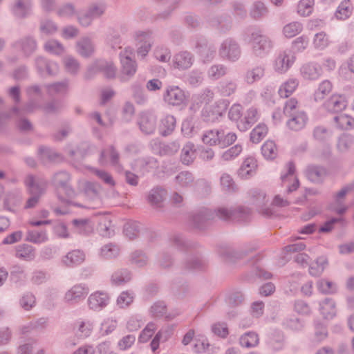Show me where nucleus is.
Here are the masks:
<instances>
[{"instance_id": "obj_62", "label": "nucleus", "mask_w": 354, "mask_h": 354, "mask_svg": "<svg viewBox=\"0 0 354 354\" xmlns=\"http://www.w3.org/2000/svg\"><path fill=\"white\" fill-rule=\"evenodd\" d=\"M140 327L138 320L134 318L130 319L127 322V328L129 330H136Z\"/></svg>"}, {"instance_id": "obj_37", "label": "nucleus", "mask_w": 354, "mask_h": 354, "mask_svg": "<svg viewBox=\"0 0 354 354\" xmlns=\"http://www.w3.org/2000/svg\"><path fill=\"white\" fill-rule=\"evenodd\" d=\"M242 151V147L240 145H236L223 153V158L225 160H232L237 157Z\"/></svg>"}, {"instance_id": "obj_16", "label": "nucleus", "mask_w": 354, "mask_h": 354, "mask_svg": "<svg viewBox=\"0 0 354 354\" xmlns=\"http://www.w3.org/2000/svg\"><path fill=\"white\" fill-rule=\"evenodd\" d=\"M320 312L325 319H332L336 314L335 303L330 299L322 301Z\"/></svg>"}, {"instance_id": "obj_54", "label": "nucleus", "mask_w": 354, "mask_h": 354, "mask_svg": "<svg viewBox=\"0 0 354 354\" xmlns=\"http://www.w3.org/2000/svg\"><path fill=\"white\" fill-rule=\"evenodd\" d=\"M274 290V286L272 283H268L263 285L260 289V294L263 296H268Z\"/></svg>"}, {"instance_id": "obj_35", "label": "nucleus", "mask_w": 354, "mask_h": 354, "mask_svg": "<svg viewBox=\"0 0 354 354\" xmlns=\"http://www.w3.org/2000/svg\"><path fill=\"white\" fill-rule=\"evenodd\" d=\"M140 126L142 131L146 133H151L154 130V121L152 118L144 115L141 118Z\"/></svg>"}, {"instance_id": "obj_50", "label": "nucleus", "mask_w": 354, "mask_h": 354, "mask_svg": "<svg viewBox=\"0 0 354 354\" xmlns=\"http://www.w3.org/2000/svg\"><path fill=\"white\" fill-rule=\"evenodd\" d=\"M22 238V232L20 231L15 232L10 235H8L6 238L4 239L3 243L5 244H12L17 241H19Z\"/></svg>"}, {"instance_id": "obj_59", "label": "nucleus", "mask_w": 354, "mask_h": 354, "mask_svg": "<svg viewBox=\"0 0 354 354\" xmlns=\"http://www.w3.org/2000/svg\"><path fill=\"white\" fill-rule=\"evenodd\" d=\"M305 248V245L302 243H295L288 245L285 250L287 252H297L303 250Z\"/></svg>"}, {"instance_id": "obj_45", "label": "nucleus", "mask_w": 354, "mask_h": 354, "mask_svg": "<svg viewBox=\"0 0 354 354\" xmlns=\"http://www.w3.org/2000/svg\"><path fill=\"white\" fill-rule=\"evenodd\" d=\"M45 48L47 51L56 54H59L63 50L62 46L56 41H50L47 42L45 45Z\"/></svg>"}, {"instance_id": "obj_14", "label": "nucleus", "mask_w": 354, "mask_h": 354, "mask_svg": "<svg viewBox=\"0 0 354 354\" xmlns=\"http://www.w3.org/2000/svg\"><path fill=\"white\" fill-rule=\"evenodd\" d=\"M87 293L88 289L85 287L82 286H75L66 292L65 299L68 301H76L84 297Z\"/></svg>"}, {"instance_id": "obj_8", "label": "nucleus", "mask_w": 354, "mask_h": 354, "mask_svg": "<svg viewBox=\"0 0 354 354\" xmlns=\"http://www.w3.org/2000/svg\"><path fill=\"white\" fill-rule=\"evenodd\" d=\"M132 51L125 50L124 54L121 55V63L122 65V73L125 74L127 77L133 75L136 71L135 63L132 61L131 56Z\"/></svg>"}, {"instance_id": "obj_38", "label": "nucleus", "mask_w": 354, "mask_h": 354, "mask_svg": "<svg viewBox=\"0 0 354 354\" xmlns=\"http://www.w3.org/2000/svg\"><path fill=\"white\" fill-rule=\"evenodd\" d=\"M298 102L295 98L288 100L284 106V113L290 117L295 115L297 113L296 109L297 107Z\"/></svg>"}, {"instance_id": "obj_3", "label": "nucleus", "mask_w": 354, "mask_h": 354, "mask_svg": "<svg viewBox=\"0 0 354 354\" xmlns=\"http://www.w3.org/2000/svg\"><path fill=\"white\" fill-rule=\"evenodd\" d=\"M254 53L260 55L264 51H268L270 48V43L267 38L261 35L253 34L250 41Z\"/></svg>"}, {"instance_id": "obj_51", "label": "nucleus", "mask_w": 354, "mask_h": 354, "mask_svg": "<svg viewBox=\"0 0 354 354\" xmlns=\"http://www.w3.org/2000/svg\"><path fill=\"white\" fill-rule=\"evenodd\" d=\"M162 124L163 125H168L167 129L165 131V134L169 133L171 131H172L175 127V119L172 116H167L162 121Z\"/></svg>"}, {"instance_id": "obj_34", "label": "nucleus", "mask_w": 354, "mask_h": 354, "mask_svg": "<svg viewBox=\"0 0 354 354\" xmlns=\"http://www.w3.org/2000/svg\"><path fill=\"white\" fill-rule=\"evenodd\" d=\"M156 330V327L153 324H148L140 335L139 341L141 342H146L149 341L154 334Z\"/></svg>"}, {"instance_id": "obj_44", "label": "nucleus", "mask_w": 354, "mask_h": 354, "mask_svg": "<svg viewBox=\"0 0 354 354\" xmlns=\"http://www.w3.org/2000/svg\"><path fill=\"white\" fill-rule=\"evenodd\" d=\"M35 303V298L32 294H27L21 300V305L26 310L30 309Z\"/></svg>"}, {"instance_id": "obj_10", "label": "nucleus", "mask_w": 354, "mask_h": 354, "mask_svg": "<svg viewBox=\"0 0 354 354\" xmlns=\"http://www.w3.org/2000/svg\"><path fill=\"white\" fill-rule=\"evenodd\" d=\"M299 82L296 79H289L283 82L279 88V95L283 98L288 97L297 89Z\"/></svg>"}, {"instance_id": "obj_31", "label": "nucleus", "mask_w": 354, "mask_h": 354, "mask_svg": "<svg viewBox=\"0 0 354 354\" xmlns=\"http://www.w3.org/2000/svg\"><path fill=\"white\" fill-rule=\"evenodd\" d=\"M17 256L25 260H30L34 257V252L31 246L23 245L17 248Z\"/></svg>"}, {"instance_id": "obj_18", "label": "nucleus", "mask_w": 354, "mask_h": 354, "mask_svg": "<svg viewBox=\"0 0 354 354\" xmlns=\"http://www.w3.org/2000/svg\"><path fill=\"white\" fill-rule=\"evenodd\" d=\"M303 30L302 25L299 22H291L283 28V33L287 38H292L299 34Z\"/></svg>"}, {"instance_id": "obj_41", "label": "nucleus", "mask_w": 354, "mask_h": 354, "mask_svg": "<svg viewBox=\"0 0 354 354\" xmlns=\"http://www.w3.org/2000/svg\"><path fill=\"white\" fill-rule=\"evenodd\" d=\"M133 301V296L129 292H122L117 300L118 305L121 308L128 306Z\"/></svg>"}, {"instance_id": "obj_43", "label": "nucleus", "mask_w": 354, "mask_h": 354, "mask_svg": "<svg viewBox=\"0 0 354 354\" xmlns=\"http://www.w3.org/2000/svg\"><path fill=\"white\" fill-rule=\"evenodd\" d=\"M318 288L324 293H332L335 290L334 284L327 280H322L318 283Z\"/></svg>"}, {"instance_id": "obj_19", "label": "nucleus", "mask_w": 354, "mask_h": 354, "mask_svg": "<svg viewBox=\"0 0 354 354\" xmlns=\"http://www.w3.org/2000/svg\"><path fill=\"white\" fill-rule=\"evenodd\" d=\"M268 133V127L263 124H258L250 133V140L254 143L260 142Z\"/></svg>"}, {"instance_id": "obj_17", "label": "nucleus", "mask_w": 354, "mask_h": 354, "mask_svg": "<svg viewBox=\"0 0 354 354\" xmlns=\"http://www.w3.org/2000/svg\"><path fill=\"white\" fill-rule=\"evenodd\" d=\"M353 12V6L350 1H344L338 6L335 15L339 19H347Z\"/></svg>"}, {"instance_id": "obj_57", "label": "nucleus", "mask_w": 354, "mask_h": 354, "mask_svg": "<svg viewBox=\"0 0 354 354\" xmlns=\"http://www.w3.org/2000/svg\"><path fill=\"white\" fill-rule=\"evenodd\" d=\"M95 349L91 346H84L76 350L73 354H94Z\"/></svg>"}, {"instance_id": "obj_58", "label": "nucleus", "mask_w": 354, "mask_h": 354, "mask_svg": "<svg viewBox=\"0 0 354 354\" xmlns=\"http://www.w3.org/2000/svg\"><path fill=\"white\" fill-rule=\"evenodd\" d=\"M328 133L323 127H317L314 131V136L317 139L321 140L328 136Z\"/></svg>"}, {"instance_id": "obj_52", "label": "nucleus", "mask_w": 354, "mask_h": 354, "mask_svg": "<svg viewBox=\"0 0 354 354\" xmlns=\"http://www.w3.org/2000/svg\"><path fill=\"white\" fill-rule=\"evenodd\" d=\"M117 248L114 245H106L102 249V254L104 257L110 258L117 253Z\"/></svg>"}, {"instance_id": "obj_36", "label": "nucleus", "mask_w": 354, "mask_h": 354, "mask_svg": "<svg viewBox=\"0 0 354 354\" xmlns=\"http://www.w3.org/2000/svg\"><path fill=\"white\" fill-rule=\"evenodd\" d=\"M204 143L209 145H215L220 142L219 133L218 131H210L206 133L203 137Z\"/></svg>"}, {"instance_id": "obj_2", "label": "nucleus", "mask_w": 354, "mask_h": 354, "mask_svg": "<svg viewBox=\"0 0 354 354\" xmlns=\"http://www.w3.org/2000/svg\"><path fill=\"white\" fill-rule=\"evenodd\" d=\"M257 169V162L252 156L247 157L242 162L238 175L243 179H248L254 175Z\"/></svg>"}, {"instance_id": "obj_23", "label": "nucleus", "mask_w": 354, "mask_h": 354, "mask_svg": "<svg viewBox=\"0 0 354 354\" xmlns=\"http://www.w3.org/2000/svg\"><path fill=\"white\" fill-rule=\"evenodd\" d=\"M195 158V150L194 145L191 143L186 144L182 150L181 160L185 165L192 163Z\"/></svg>"}, {"instance_id": "obj_55", "label": "nucleus", "mask_w": 354, "mask_h": 354, "mask_svg": "<svg viewBox=\"0 0 354 354\" xmlns=\"http://www.w3.org/2000/svg\"><path fill=\"white\" fill-rule=\"evenodd\" d=\"M156 58L161 62L167 61L170 56L169 53L167 49H161L160 50H156L155 53Z\"/></svg>"}, {"instance_id": "obj_15", "label": "nucleus", "mask_w": 354, "mask_h": 354, "mask_svg": "<svg viewBox=\"0 0 354 354\" xmlns=\"http://www.w3.org/2000/svg\"><path fill=\"white\" fill-rule=\"evenodd\" d=\"M84 261V254L80 250H73L66 254L63 261L66 266H75Z\"/></svg>"}, {"instance_id": "obj_12", "label": "nucleus", "mask_w": 354, "mask_h": 354, "mask_svg": "<svg viewBox=\"0 0 354 354\" xmlns=\"http://www.w3.org/2000/svg\"><path fill=\"white\" fill-rule=\"evenodd\" d=\"M333 89V85L328 80L322 81L314 93L315 101H321L327 96Z\"/></svg>"}, {"instance_id": "obj_27", "label": "nucleus", "mask_w": 354, "mask_h": 354, "mask_svg": "<svg viewBox=\"0 0 354 354\" xmlns=\"http://www.w3.org/2000/svg\"><path fill=\"white\" fill-rule=\"evenodd\" d=\"M225 53L228 59L235 60L239 57L240 52L236 44L225 43L223 53Z\"/></svg>"}, {"instance_id": "obj_46", "label": "nucleus", "mask_w": 354, "mask_h": 354, "mask_svg": "<svg viewBox=\"0 0 354 354\" xmlns=\"http://www.w3.org/2000/svg\"><path fill=\"white\" fill-rule=\"evenodd\" d=\"M308 44V39L305 36L298 37L293 42V48L298 51L304 50Z\"/></svg>"}, {"instance_id": "obj_25", "label": "nucleus", "mask_w": 354, "mask_h": 354, "mask_svg": "<svg viewBox=\"0 0 354 354\" xmlns=\"http://www.w3.org/2000/svg\"><path fill=\"white\" fill-rule=\"evenodd\" d=\"M335 120L339 128L343 129H348L354 126V119L346 114H340Z\"/></svg>"}, {"instance_id": "obj_53", "label": "nucleus", "mask_w": 354, "mask_h": 354, "mask_svg": "<svg viewBox=\"0 0 354 354\" xmlns=\"http://www.w3.org/2000/svg\"><path fill=\"white\" fill-rule=\"evenodd\" d=\"M263 304L262 302H254L252 305V313L254 316L259 317L263 314Z\"/></svg>"}, {"instance_id": "obj_21", "label": "nucleus", "mask_w": 354, "mask_h": 354, "mask_svg": "<svg viewBox=\"0 0 354 354\" xmlns=\"http://www.w3.org/2000/svg\"><path fill=\"white\" fill-rule=\"evenodd\" d=\"M328 37L324 32L317 33L313 39V45L317 50H324L329 45Z\"/></svg>"}, {"instance_id": "obj_32", "label": "nucleus", "mask_w": 354, "mask_h": 354, "mask_svg": "<svg viewBox=\"0 0 354 354\" xmlns=\"http://www.w3.org/2000/svg\"><path fill=\"white\" fill-rule=\"evenodd\" d=\"M137 40L138 41L139 43H141L142 41L145 42V44L139 48L138 52V55H140L142 57H145L147 54L151 47L150 44L148 43L149 40V37L145 33H141L137 35Z\"/></svg>"}, {"instance_id": "obj_49", "label": "nucleus", "mask_w": 354, "mask_h": 354, "mask_svg": "<svg viewBox=\"0 0 354 354\" xmlns=\"http://www.w3.org/2000/svg\"><path fill=\"white\" fill-rule=\"evenodd\" d=\"M353 142V138L349 136H343L339 138L338 147L340 150H344L348 148Z\"/></svg>"}, {"instance_id": "obj_48", "label": "nucleus", "mask_w": 354, "mask_h": 354, "mask_svg": "<svg viewBox=\"0 0 354 354\" xmlns=\"http://www.w3.org/2000/svg\"><path fill=\"white\" fill-rule=\"evenodd\" d=\"M57 193H58V195H59V198H61V200L64 201H66L68 202L67 197H71V196L73 194V192L67 186L61 185L57 189Z\"/></svg>"}, {"instance_id": "obj_20", "label": "nucleus", "mask_w": 354, "mask_h": 354, "mask_svg": "<svg viewBox=\"0 0 354 354\" xmlns=\"http://www.w3.org/2000/svg\"><path fill=\"white\" fill-rule=\"evenodd\" d=\"M174 63L176 68L185 69L192 65V58L187 53H179L175 57Z\"/></svg>"}, {"instance_id": "obj_30", "label": "nucleus", "mask_w": 354, "mask_h": 354, "mask_svg": "<svg viewBox=\"0 0 354 354\" xmlns=\"http://www.w3.org/2000/svg\"><path fill=\"white\" fill-rule=\"evenodd\" d=\"M243 113L242 111V107L239 104H234L231 106L229 113V118L234 121L238 127V123L243 119Z\"/></svg>"}, {"instance_id": "obj_28", "label": "nucleus", "mask_w": 354, "mask_h": 354, "mask_svg": "<svg viewBox=\"0 0 354 354\" xmlns=\"http://www.w3.org/2000/svg\"><path fill=\"white\" fill-rule=\"evenodd\" d=\"M264 74V69L261 67H255L252 70L248 71L245 76V81L248 84H252L259 80Z\"/></svg>"}, {"instance_id": "obj_11", "label": "nucleus", "mask_w": 354, "mask_h": 354, "mask_svg": "<svg viewBox=\"0 0 354 354\" xmlns=\"http://www.w3.org/2000/svg\"><path fill=\"white\" fill-rule=\"evenodd\" d=\"M301 72L305 79L315 80L321 74V68L316 64L309 63L302 66Z\"/></svg>"}, {"instance_id": "obj_24", "label": "nucleus", "mask_w": 354, "mask_h": 354, "mask_svg": "<svg viewBox=\"0 0 354 354\" xmlns=\"http://www.w3.org/2000/svg\"><path fill=\"white\" fill-rule=\"evenodd\" d=\"M240 342L241 346L246 348L253 347L258 344L259 337L258 335L254 333H246L241 336Z\"/></svg>"}, {"instance_id": "obj_60", "label": "nucleus", "mask_w": 354, "mask_h": 354, "mask_svg": "<svg viewBox=\"0 0 354 354\" xmlns=\"http://www.w3.org/2000/svg\"><path fill=\"white\" fill-rule=\"evenodd\" d=\"M147 86L150 91H156L161 88L162 83L158 80H152L147 83Z\"/></svg>"}, {"instance_id": "obj_6", "label": "nucleus", "mask_w": 354, "mask_h": 354, "mask_svg": "<svg viewBox=\"0 0 354 354\" xmlns=\"http://www.w3.org/2000/svg\"><path fill=\"white\" fill-rule=\"evenodd\" d=\"M185 99L183 91L178 87H172L167 89L164 96V100L168 104L173 106H179L182 104Z\"/></svg>"}, {"instance_id": "obj_26", "label": "nucleus", "mask_w": 354, "mask_h": 354, "mask_svg": "<svg viewBox=\"0 0 354 354\" xmlns=\"http://www.w3.org/2000/svg\"><path fill=\"white\" fill-rule=\"evenodd\" d=\"M314 0H300L297 12L301 16H308L313 10Z\"/></svg>"}, {"instance_id": "obj_1", "label": "nucleus", "mask_w": 354, "mask_h": 354, "mask_svg": "<svg viewBox=\"0 0 354 354\" xmlns=\"http://www.w3.org/2000/svg\"><path fill=\"white\" fill-rule=\"evenodd\" d=\"M295 57L291 52H283L276 59L274 64V70L279 73H285L292 65Z\"/></svg>"}, {"instance_id": "obj_42", "label": "nucleus", "mask_w": 354, "mask_h": 354, "mask_svg": "<svg viewBox=\"0 0 354 354\" xmlns=\"http://www.w3.org/2000/svg\"><path fill=\"white\" fill-rule=\"evenodd\" d=\"M74 223L80 232L88 233L93 228L92 225L86 220H75Z\"/></svg>"}, {"instance_id": "obj_9", "label": "nucleus", "mask_w": 354, "mask_h": 354, "mask_svg": "<svg viewBox=\"0 0 354 354\" xmlns=\"http://www.w3.org/2000/svg\"><path fill=\"white\" fill-rule=\"evenodd\" d=\"M108 302L107 295L101 292H95L91 294L88 298V304L91 308L94 310L100 309L106 306Z\"/></svg>"}, {"instance_id": "obj_29", "label": "nucleus", "mask_w": 354, "mask_h": 354, "mask_svg": "<svg viewBox=\"0 0 354 354\" xmlns=\"http://www.w3.org/2000/svg\"><path fill=\"white\" fill-rule=\"evenodd\" d=\"M327 261L324 257L319 258L315 263H313L310 267V273L313 276L319 275L324 271Z\"/></svg>"}, {"instance_id": "obj_4", "label": "nucleus", "mask_w": 354, "mask_h": 354, "mask_svg": "<svg viewBox=\"0 0 354 354\" xmlns=\"http://www.w3.org/2000/svg\"><path fill=\"white\" fill-rule=\"evenodd\" d=\"M259 118L257 109L251 107L244 112L243 119L238 123V129L245 131L249 129Z\"/></svg>"}, {"instance_id": "obj_39", "label": "nucleus", "mask_w": 354, "mask_h": 354, "mask_svg": "<svg viewBox=\"0 0 354 354\" xmlns=\"http://www.w3.org/2000/svg\"><path fill=\"white\" fill-rule=\"evenodd\" d=\"M46 234L43 232H30L28 233V239L35 243H40L46 240Z\"/></svg>"}, {"instance_id": "obj_22", "label": "nucleus", "mask_w": 354, "mask_h": 354, "mask_svg": "<svg viewBox=\"0 0 354 354\" xmlns=\"http://www.w3.org/2000/svg\"><path fill=\"white\" fill-rule=\"evenodd\" d=\"M263 156L267 159H274L277 155V148L275 143L271 140H267L261 147Z\"/></svg>"}, {"instance_id": "obj_47", "label": "nucleus", "mask_w": 354, "mask_h": 354, "mask_svg": "<svg viewBox=\"0 0 354 354\" xmlns=\"http://www.w3.org/2000/svg\"><path fill=\"white\" fill-rule=\"evenodd\" d=\"M165 192L162 189L153 191L149 196V200L151 203L158 204L162 200Z\"/></svg>"}, {"instance_id": "obj_40", "label": "nucleus", "mask_w": 354, "mask_h": 354, "mask_svg": "<svg viewBox=\"0 0 354 354\" xmlns=\"http://www.w3.org/2000/svg\"><path fill=\"white\" fill-rule=\"evenodd\" d=\"M135 340L134 336L131 335H127L119 341L118 347L120 350L128 349L134 344Z\"/></svg>"}, {"instance_id": "obj_33", "label": "nucleus", "mask_w": 354, "mask_h": 354, "mask_svg": "<svg viewBox=\"0 0 354 354\" xmlns=\"http://www.w3.org/2000/svg\"><path fill=\"white\" fill-rule=\"evenodd\" d=\"M324 174V169L317 167H311L307 171L308 179L313 182H319L322 178Z\"/></svg>"}, {"instance_id": "obj_64", "label": "nucleus", "mask_w": 354, "mask_h": 354, "mask_svg": "<svg viewBox=\"0 0 354 354\" xmlns=\"http://www.w3.org/2000/svg\"><path fill=\"white\" fill-rule=\"evenodd\" d=\"M97 175L102 180H103L105 183L110 184V185H113V180L111 176L109 174H108L107 173H106L104 171H97Z\"/></svg>"}, {"instance_id": "obj_61", "label": "nucleus", "mask_w": 354, "mask_h": 354, "mask_svg": "<svg viewBox=\"0 0 354 354\" xmlns=\"http://www.w3.org/2000/svg\"><path fill=\"white\" fill-rule=\"evenodd\" d=\"M265 11L264 6L262 3H257L254 6V9L252 11V15L254 17H259L263 12Z\"/></svg>"}, {"instance_id": "obj_7", "label": "nucleus", "mask_w": 354, "mask_h": 354, "mask_svg": "<svg viewBox=\"0 0 354 354\" xmlns=\"http://www.w3.org/2000/svg\"><path fill=\"white\" fill-rule=\"evenodd\" d=\"M347 106V100L344 95L335 94L331 96L327 102V109L333 112H339L344 110Z\"/></svg>"}, {"instance_id": "obj_63", "label": "nucleus", "mask_w": 354, "mask_h": 354, "mask_svg": "<svg viewBox=\"0 0 354 354\" xmlns=\"http://www.w3.org/2000/svg\"><path fill=\"white\" fill-rule=\"evenodd\" d=\"M103 157L109 158L110 160L113 162H115L118 158V154L114 151L113 149H109L107 151H105L102 153Z\"/></svg>"}, {"instance_id": "obj_5", "label": "nucleus", "mask_w": 354, "mask_h": 354, "mask_svg": "<svg viewBox=\"0 0 354 354\" xmlns=\"http://www.w3.org/2000/svg\"><path fill=\"white\" fill-rule=\"evenodd\" d=\"M287 174L281 175V180L284 185H286L288 192L296 190L299 186V182L295 175V165L289 162L286 167Z\"/></svg>"}, {"instance_id": "obj_56", "label": "nucleus", "mask_w": 354, "mask_h": 354, "mask_svg": "<svg viewBox=\"0 0 354 354\" xmlns=\"http://www.w3.org/2000/svg\"><path fill=\"white\" fill-rule=\"evenodd\" d=\"M252 197L254 198V201H257L258 205L263 204V201L266 198V196L257 190H253L250 193Z\"/></svg>"}, {"instance_id": "obj_13", "label": "nucleus", "mask_w": 354, "mask_h": 354, "mask_svg": "<svg viewBox=\"0 0 354 354\" xmlns=\"http://www.w3.org/2000/svg\"><path fill=\"white\" fill-rule=\"evenodd\" d=\"M307 122V118L304 112H298L295 115L292 116L288 122V126L291 129L297 131L301 129Z\"/></svg>"}]
</instances>
